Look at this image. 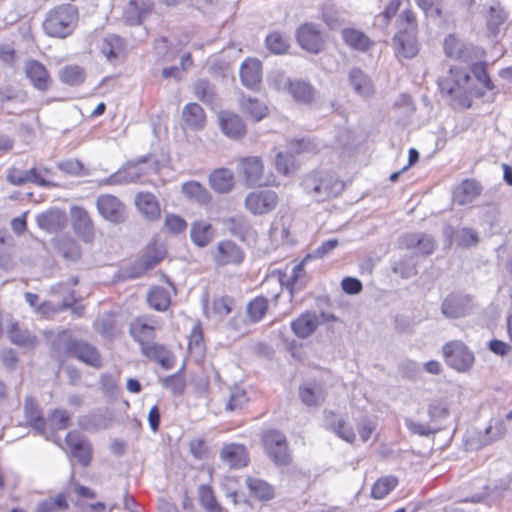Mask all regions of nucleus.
I'll return each mask as SVG.
<instances>
[{
  "mask_svg": "<svg viewBox=\"0 0 512 512\" xmlns=\"http://www.w3.org/2000/svg\"><path fill=\"white\" fill-rule=\"evenodd\" d=\"M485 55L482 48L466 44L450 35V58L465 63L483 87L487 90H493L494 84L487 73L486 62L484 61Z\"/></svg>",
  "mask_w": 512,
  "mask_h": 512,
  "instance_id": "nucleus-1",
  "label": "nucleus"
},
{
  "mask_svg": "<svg viewBox=\"0 0 512 512\" xmlns=\"http://www.w3.org/2000/svg\"><path fill=\"white\" fill-rule=\"evenodd\" d=\"M78 20V8L72 4H62L47 13L42 26L46 35L64 39L73 33Z\"/></svg>",
  "mask_w": 512,
  "mask_h": 512,
  "instance_id": "nucleus-2",
  "label": "nucleus"
},
{
  "mask_svg": "<svg viewBox=\"0 0 512 512\" xmlns=\"http://www.w3.org/2000/svg\"><path fill=\"white\" fill-rule=\"evenodd\" d=\"M302 187L307 194L320 202L337 196L344 189V183L334 173L317 171L304 177Z\"/></svg>",
  "mask_w": 512,
  "mask_h": 512,
  "instance_id": "nucleus-3",
  "label": "nucleus"
},
{
  "mask_svg": "<svg viewBox=\"0 0 512 512\" xmlns=\"http://www.w3.org/2000/svg\"><path fill=\"white\" fill-rule=\"evenodd\" d=\"M262 443L269 458L277 466L290 463V453L286 436L278 430H269L262 436Z\"/></svg>",
  "mask_w": 512,
  "mask_h": 512,
  "instance_id": "nucleus-4",
  "label": "nucleus"
},
{
  "mask_svg": "<svg viewBox=\"0 0 512 512\" xmlns=\"http://www.w3.org/2000/svg\"><path fill=\"white\" fill-rule=\"evenodd\" d=\"M277 203V193L269 189L250 192L244 200L245 208L256 216L270 213L275 209Z\"/></svg>",
  "mask_w": 512,
  "mask_h": 512,
  "instance_id": "nucleus-5",
  "label": "nucleus"
},
{
  "mask_svg": "<svg viewBox=\"0 0 512 512\" xmlns=\"http://www.w3.org/2000/svg\"><path fill=\"white\" fill-rule=\"evenodd\" d=\"M144 163V157L136 162H127L118 171L111 174L105 182L110 185L137 183L145 173L143 168Z\"/></svg>",
  "mask_w": 512,
  "mask_h": 512,
  "instance_id": "nucleus-6",
  "label": "nucleus"
},
{
  "mask_svg": "<svg viewBox=\"0 0 512 512\" xmlns=\"http://www.w3.org/2000/svg\"><path fill=\"white\" fill-rule=\"evenodd\" d=\"M24 72L30 84L38 91L44 93L50 89L51 76L46 66L38 60L25 61Z\"/></svg>",
  "mask_w": 512,
  "mask_h": 512,
  "instance_id": "nucleus-7",
  "label": "nucleus"
},
{
  "mask_svg": "<svg viewBox=\"0 0 512 512\" xmlns=\"http://www.w3.org/2000/svg\"><path fill=\"white\" fill-rule=\"evenodd\" d=\"M112 420L113 415L107 408H97L80 417L78 425L82 430L95 433L108 429L112 424Z\"/></svg>",
  "mask_w": 512,
  "mask_h": 512,
  "instance_id": "nucleus-8",
  "label": "nucleus"
},
{
  "mask_svg": "<svg viewBox=\"0 0 512 512\" xmlns=\"http://www.w3.org/2000/svg\"><path fill=\"white\" fill-rule=\"evenodd\" d=\"M96 206L100 215L112 223L118 224L125 220V206L116 196L101 195Z\"/></svg>",
  "mask_w": 512,
  "mask_h": 512,
  "instance_id": "nucleus-9",
  "label": "nucleus"
},
{
  "mask_svg": "<svg viewBox=\"0 0 512 512\" xmlns=\"http://www.w3.org/2000/svg\"><path fill=\"white\" fill-rule=\"evenodd\" d=\"M66 352L69 356L74 357L92 367L101 366V356L98 350L85 341L70 340L66 344Z\"/></svg>",
  "mask_w": 512,
  "mask_h": 512,
  "instance_id": "nucleus-10",
  "label": "nucleus"
},
{
  "mask_svg": "<svg viewBox=\"0 0 512 512\" xmlns=\"http://www.w3.org/2000/svg\"><path fill=\"white\" fill-rule=\"evenodd\" d=\"M244 259L243 250L233 241L225 240L217 244L213 260L218 266L240 264Z\"/></svg>",
  "mask_w": 512,
  "mask_h": 512,
  "instance_id": "nucleus-11",
  "label": "nucleus"
},
{
  "mask_svg": "<svg viewBox=\"0 0 512 512\" xmlns=\"http://www.w3.org/2000/svg\"><path fill=\"white\" fill-rule=\"evenodd\" d=\"M100 51L110 64L117 65L121 63L125 57V40L115 34L107 35L100 44Z\"/></svg>",
  "mask_w": 512,
  "mask_h": 512,
  "instance_id": "nucleus-12",
  "label": "nucleus"
},
{
  "mask_svg": "<svg viewBox=\"0 0 512 512\" xmlns=\"http://www.w3.org/2000/svg\"><path fill=\"white\" fill-rule=\"evenodd\" d=\"M475 357L468 347L460 342H450V367L458 372L470 370L474 364Z\"/></svg>",
  "mask_w": 512,
  "mask_h": 512,
  "instance_id": "nucleus-13",
  "label": "nucleus"
},
{
  "mask_svg": "<svg viewBox=\"0 0 512 512\" xmlns=\"http://www.w3.org/2000/svg\"><path fill=\"white\" fill-rule=\"evenodd\" d=\"M71 455L76 458L82 466H88L91 462V445L87 439L79 433L71 431L65 437Z\"/></svg>",
  "mask_w": 512,
  "mask_h": 512,
  "instance_id": "nucleus-14",
  "label": "nucleus"
},
{
  "mask_svg": "<svg viewBox=\"0 0 512 512\" xmlns=\"http://www.w3.org/2000/svg\"><path fill=\"white\" fill-rule=\"evenodd\" d=\"M399 243L401 247L407 250H417L422 255L432 254L436 246L432 236L420 232L403 235Z\"/></svg>",
  "mask_w": 512,
  "mask_h": 512,
  "instance_id": "nucleus-15",
  "label": "nucleus"
},
{
  "mask_svg": "<svg viewBox=\"0 0 512 512\" xmlns=\"http://www.w3.org/2000/svg\"><path fill=\"white\" fill-rule=\"evenodd\" d=\"M240 169L248 186H265L268 182L263 178V163L259 157L243 158Z\"/></svg>",
  "mask_w": 512,
  "mask_h": 512,
  "instance_id": "nucleus-16",
  "label": "nucleus"
},
{
  "mask_svg": "<svg viewBox=\"0 0 512 512\" xmlns=\"http://www.w3.org/2000/svg\"><path fill=\"white\" fill-rule=\"evenodd\" d=\"M221 460L232 469H240L248 465L247 449L242 444L229 443L220 451Z\"/></svg>",
  "mask_w": 512,
  "mask_h": 512,
  "instance_id": "nucleus-17",
  "label": "nucleus"
},
{
  "mask_svg": "<svg viewBox=\"0 0 512 512\" xmlns=\"http://www.w3.org/2000/svg\"><path fill=\"white\" fill-rule=\"evenodd\" d=\"M324 426L347 443L352 444L356 439L353 428L347 424L343 417L333 412H324Z\"/></svg>",
  "mask_w": 512,
  "mask_h": 512,
  "instance_id": "nucleus-18",
  "label": "nucleus"
},
{
  "mask_svg": "<svg viewBox=\"0 0 512 512\" xmlns=\"http://www.w3.org/2000/svg\"><path fill=\"white\" fill-rule=\"evenodd\" d=\"M296 37L299 45L311 53H318L322 48L323 40L321 33L313 24L306 23L300 26Z\"/></svg>",
  "mask_w": 512,
  "mask_h": 512,
  "instance_id": "nucleus-19",
  "label": "nucleus"
},
{
  "mask_svg": "<svg viewBox=\"0 0 512 512\" xmlns=\"http://www.w3.org/2000/svg\"><path fill=\"white\" fill-rule=\"evenodd\" d=\"M240 79L249 89H257L262 80V64L258 59L248 58L240 66Z\"/></svg>",
  "mask_w": 512,
  "mask_h": 512,
  "instance_id": "nucleus-20",
  "label": "nucleus"
},
{
  "mask_svg": "<svg viewBox=\"0 0 512 512\" xmlns=\"http://www.w3.org/2000/svg\"><path fill=\"white\" fill-rule=\"evenodd\" d=\"M218 119L220 128L227 137L237 139L246 133V125L239 115L223 111Z\"/></svg>",
  "mask_w": 512,
  "mask_h": 512,
  "instance_id": "nucleus-21",
  "label": "nucleus"
},
{
  "mask_svg": "<svg viewBox=\"0 0 512 512\" xmlns=\"http://www.w3.org/2000/svg\"><path fill=\"white\" fill-rule=\"evenodd\" d=\"M141 351L147 358L158 363L165 370L174 366V357L164 345L154 342L142 343Z\"/></svg>",
  "mask_w": 512,
  "mask_h": 512,
  "instance_id": "nucleus-22",
  "label": "nucleus"
},
{
  "mask_svg": "<svg viewBox=\"0 0 512 512\" xmlns=\"http://www.w3.org/2000/svg\"><path fill=\"white\" fill-rule=\"evenodd\" d=\"M483 191L482 185L475 179H466L453 192V201L459 205L472 203Z\"/></svg>",
  "mask_w": 512,
  "mask_h": 512,
  "instance_id": "nucleus-23",
  "label": "nucleus"
},
{
  "mask_svg": "<svg viewBox=\"0 0 512 512\" xmlns=\"http://www.w3.org/2000/svg\"><path fill=\"white\" fill-rule=\"evenodd\" d=\"M66 221L65 212L59 209H50L36 216L38 227L49 233H56L62 230Z\"/></svg>",
  "mask_w": 512,
  "mask_h": 512,
  "instance_id": "nucleus-24",
  "label": "nucleus"
},
{
  "mask_svg": "<svg viewBox=\"0 0 512 512\" xmlns=\"http://www.w3.org/2000/svg\"><path fill=\"white\" fill-rule=\"evenodd\" d=\"M396 55L406 59L413 58L418 53L415 34L407 29L399 30L394 36Z\"/></svg>",
  "mask_w": 512,
  "mask_h": 512,
  "instance_id": "nucleus-25",
  "label": "nucleus"
},
{
  "mask_svg": "<svg viewBox=\"0 0 512 512\" xmlns=\"http://www.w3.org/2000/svg\"><path fill=\"white\" fill-rule=\"evenodd\" d=\"M157 325V321L152 318L140 317L131 323L130 334L142 347V343H149L148 340L153 337Z\"/></svg>",
  "mask_w": 512,
  "mask_h": 512,
  "instance_id": "nucleus-26",
  "label": "nucleus"
},
{
  "mask_svg": "<svg viewBox=\"0 0 512 512\" xmlns=\"http://www.w3.org/2000/svg\"><path fill=\"white\" fill-rule=\"evenodd\" d=\"M135 205L141 214L148 220L160 217L161 209L156 196L150 192H139L135 196Z\"/></svg>",
  "mask_w": 512,
  "mask_h": 512,
  "instance_id": "nucleus-27",
  "label": "nucleus"
},
{
  "mask_svg": "<svg viewBox=\"0 0 512 512\" xmlns=\"http://www.w3.org/2000/svg\"><path fill=\"white\" fill-rule=\"evenodd\" d=\"M152 3L149 0H131L124 10V20L129 25H138L151 11Z\"/></svg>",
  "mask_w": 512,
  "mask_h": 512,
  "instance_id": "nucleus-28",
  "label": "nucleus"
},
{
  "mask_svg": "<svg viewBox=\"0 0 512 512\" xmlns=\"http://www.w3.org/2000/svg\"><path fill=\"white\" fill-rule=\"evenodd\" d=\"M318 325V316L315 313L306 312L291 322V329L298 338L305 339L314 333Z\"/></svg>",
  "mask_w": 512,
  "mask_h": 512,
  "instance_id": "nucleus-29",
  "label": "nucleus"
},
{
  "mask_svg": "<svg viewBox=\"0 0 512 512\" xmlns=\"http://www.w3.org/2000/svg\"><path fill=\"white\" fill-rule=\"evenodd\" d=\"M211 188L219 193L225 194L234 187V176L231 170L227 168L215 169L209 176Z\"/></svg>",
  "mask_w": 512,
  "mask_h": 512,
  "instance_id": "nucleus-30",
  "label": "nucleus"
},
{
  "mask_svg": "<svg viewBox=\"0 0 512 512\" xmlns=\"http://www.w3.org/2000/svg\"><path fill=\"white\" fill-rule=\"evenodd\" d=\"M349 82L355 93L363 98L370 97L374 93V87L370 77L359 68L350 70Z\"/></svg>",
  "mask_w": 512,
  "mask_h": 512,
  "instance_id": "nucleus-31",
  "label": "nucleus"
},
{
  "mask_svg": "<svg viewBox=\"0 0 512 512\" xmlns=\"http://www.w3.org/2000/svg\"><path fill=\"white\" fill-rule=\"evenodd\" d=\"M226 226L234 236L242 241L254 240L256 231L243 216L231 217L226 220Z\"/></svg>",
  "mask_w": 512,
  "mask_h": 512,
  "instance_id": "nucleus-32",
  "label": "nucleus"
},
{
  "mask_svg": "<svg viewBox=\"0 0 512 512\" xmlns=\"http://www.w3.org/2000/svg\"><path fill=\"white\" fill-rule=\"evenodd\" d=\"M191 241L198 247H206L214 238L213 226L204 220L195 221L190 230Z\"/></svg>",
  "mask_w": 512,
  "mask_h": 512,
  "instance_id": "nucleus-33",
  "label": "nucleus"
},
{
  "mask_svg": "<svg viewBox=\"0 0 512 512\" xmlns=\"http://www.w3.org/2000/svg\"><path fill=\"white\" fill-rule=\"evenodd\" d=\"M24 412L29 425L39 434L44 435L46 432V422L42 417L41 411L33 397L28 396L25 399Z\"/></svg>",
  "mask_w": 512,
  "mask_h": 512,
  "instance_id": "nucleus-34",
  "label": "nucleus"
},
{
  "mask_svg": "<svg viewBox=\"0 0 512 512\" xmlns=\"http://www.w3.org/2000/svg\"><path fill=\"white\" fill-rule=\"evenodd\" d=\"M288 92L296 102L301 104H310L316 94L313 86L302 80H292Z\"/></svg>",
  "mask_w": 512,
  "mask_h": 512,
  "instance_id": "nucleus-35",
  "label": "nucleus"
},
{
  "mask_svg": "<svg viewBox=\"0 0 512 512\" xmlns=\"http://www.w3.org/2000/svg\"><path fill=\"white\" fill-rule=\"evenodd\" d=\"M202 306L207 317H217L222 319L231 313L233 299L229 296H221L219 298H215L212 302L211 309L208 308V300L204 299L202 301Z\"/></svg>",
  "mask_w": 512,
  "mask_h": 512,
  "instance_id": "nucleus-36",
  "label": "nucleus"
},
{
  "mask_svg": "<svg viewBox=\"0 0 512 512\" xmlns=\"http://www.w3.org/2000/svg\"><path fill=\"white\" fill-rule=\"evenodd\" d=\"M10 341L24 348H32L37 343V338L28 329L22 328L17 322L12 323L8 329Z\"/></svg>",
  "mask_w": 512,
  "mask_h": 512,
  "instance_id": "nucleus-37",
  "label": "nucleus"
},
{
  "mask_svg": "<svg viewBox=\"0 0 512 512\" xmlns=\"http://www.w3.org/2000/svg\"><path fill=\"white\" fill-rule=\"evenodd\" d=\"M182 117L185 124L194 130L204 127L205 113L202 107L197 103H188L182 111Z\"/></svg>",
  "mask_w": 512,
  "mask_h": 512,
  "instance_id": "nucleus-38",
  "label": "nucleus"
},
{
  "mask_svg": "<svg viewBox=\"0 0 512 512\" xmlns=\"http://www.w3.org/2000/svg\"><path fill=\"white\" fill-rule=\"evenodd\" d=\"M182 192L188 199L201 205H206L211 201L209 191L197 181H188L183 183Z\"/></svg>",
  "mask_w": 512,
  "mask_h": 512,
  "instance_id": "nucleus-39",
  "label": "nucleus"
},
{
  "mask_svg": "<svg viewBox=\"0 0 512 512\" xmlns=\"http://www.w3.org/2000/svg\"><path fill=\"white\" fill-rule=\"evenodd\" d=\"M344 42L355 50L367 51L371 46L370 39L360 30L354 28H345L342 30Z\"/></svg>",
  "mask_w": 512,
  "mask_h": 512,
  "instance_id": "nucleus-40",
  "label": "nucleus"
},
{
  "mask_svg": "<svg viewBox=\"0 0 512 512\" xmlns=\"http://www.w3.org/2000/svg\"><path fill=\"white\" fill-rule=\"evenodd\" d=\"M299 396L306 406H318L324 401L323 390L316 383H307L299 388Z\"/></svg>",
  "mask_w": 512,
  "mask_h": 512,
  "instance_id": "nucleus-41",
  "label": "nucleus"
},
{
  "mask_svg": "<svg viewBox=\"0 0 512 512\" xmlns=\"http://www.w3.org/2000/svg\"><path fill=\"white\" fill-rule=\"evenodd\" d=\"M246 486L250 493L259 500L267 501L274 497L273 487L262 479L249 476L246 478Z\"/></svg>",
  "mask_w": 512,
  "mask_h": 512,
  "instance_id": "nucleus-42",
  "label": "nucleus"
},
{
  "mask_svg": "<svg viewBox=\"0 0 512 512\" xmlns=\"http://www.w3.org/2000/svg\"><path fill=\"white\" fill-rule=\"evenodd\" d=\"M195 96L203 103L214 106L217 103L215 87L207 80L200 79L193 85Z\"/></svg>",
  "mask_w": 512,
  "mask_h": 512,
  "instance_id": "nucleus-43",
  "label": "nucleus"
},
{
  "mask_svg": "<svg viewBox=\"0 0 512 512\" xmlns=\"http://www.w3.org/2000/svg\"><path fill=\"white\" fill-rule=\"evenodd\" d=\"M473 302L469 295L457 294L450 297V317L458 318L471 313Z\"/></svg>",
  "mask_w": 512,
  "mask_h": 512,
  "instance_id": "nucleus-44",
  "label": "nucleus"
},
{
  "mask_svg": "<svg viewBox=\"0 0 512 512\" xmlns=\"http://www.w3.org/2000/svg\"><path fill=\"white\" fill-rule=\"evenodd\" d=\"M69 507L67 495L59 493L55 497L43 499L37 503L35 512H55L64 511Z\"/></svg>",
  "mask_w": 512,
  "mask_h": 512,
  "instance_id": "nucleus-45",
  "label": "nucleus"
},
{
  "mask_svg": "<svg viewBox=\"0 0 512 512\" xmlns=\"http://www.w3.org/2000/svg\"><path fill=\"white\" fill-rule=\"evenodd\" d=\"M268 307V299L264 296H257L251 300L246 307V312L250 321L253 323L261 321L266 315Z\"/></svg>",
  "mask_w": 512,
  "mask_h": 512,
  "instance_id": "nucleus-46",
  "label": "nucleus"
},
{
  "mask_svg": "<svg viewBox=\"0 0 512 512\" xmlns=\"http://www.w3.org/2000/svg\"><path fill=\"white\" fill-rule=\"evenodd\" d=\"M59 78L69 86H78L85 80V71L78 65H67L60 70Z\"/></svg>",
  "mask_w": 512,
  "mask_h": 512,
  "instance_id": "nucleus-47",
  "label": "nucleus"
},
{
  "mask_svg": "<svg viewBox=\"0 0 512 512\" xmlns=\"http://www.w3.org/2000/svg\"><path fill=\"white\" fill-rule=\"evenodd\" d=\"M149 305L157 311H165L170 305V296L163 287L151 289L147 296Z\"/></svg>",
  "mask_w": 512,
  "mask_h": 512,
  "instance_id": "nucleus-48",
  "label": "nucleus"
},
{
  "mask_svg": "<svg viewBox=\"0 0 512 512\" xmlns=\"http://www.w3.org/2000/svg\"><path fill=\"white\" fill-rule=\"evenodd\" d=\"M397 484L398 479L395 476L382 477L372 486L371 496L374 499H383L397 486Z\"/></svg>",
  "mask_w": 512,
  "mask_h": 512,
  "instance_id": "nucleus-49",
  "label": "nucleus"
},
{
  "mask_svg": "<svg viewBox=\"0 0 512 512\" xmlns=\"http://www.w3.org/2000/svg\"><path fill=\"white\" fill-rule=\"evenodd\" d=\"M241 106L243 111L250 115L255 121H260L267 115V106L255 98H244Z\"/></svg>",
  "mask_w": 512,
  "mask_h": 512,
  "instance_id": "nucleus-50",
  "label": "nucleus"
},
{
  "mask_svg": "<svg viewBox=\"0 0 512 512\" xmlns=\"http://www.w3.org/2000/svg\"><path fill=\"white\" fill-rule=\"evenodd\" d=\"M77 284H78V278L71 277L68 280V282L57 283L51 287V292L54 294H61L64 291L68 292V295L66 297H64L62 300V306L64 308H70L75 304L76 298L74 295V291L71 289V287L76 286Z\"/></svg>",
  "mask_w": 512,
  "mask_h": 512,
  "instance_id": "nucleus-51",
  "label": "nucleus"
},
{
  "mask_svg": "<svg viewBox=\"0 0 512 512\" xmlns=\"http://www.w3.org/2000/svg\"><path fill=\"white\" fill-rule=\"evenodd\" d=\"M266 48L274 54H283L289 48V39L280 32H272L265 39Z\"/></svg>",
  "mask_w": 512,
  "mask_h": 512,
  "instance_id": "nucleus-52",
  "label": "nucleus"
},
{
  "mask_svg": "<svg viewBox=\"0 0 512 512\" xmlns=\"http://www.w3.org/2000/svg\"><path fill=\"white\" fill-rule=\"evenodd\" d=\"M506 20L507 13L499 4L490 7L487 18V28L493 35H496L499 32V27L504 24Z\"/></svg>",
  "mask_w": 512,
  "mask_h": 512,
  "instance_id": "nucleus-53",
  "label": "nucleus"
},
{
  "mask_svg": "<svg viewBox=\"0 0 512 512\" xmlns=\"http://www.w3.org/2000/svg\"><path fill=\"white\" fill-rule=\"evenodd\" d=\"M200 504L209 512H220L221 507L217 503L213 490L209 485H200L198 488Z\"/></svg>",
  "mask_w": 512,
  "mask_h": 512,
  "instance_id": "nucleus-54",
  "label": "nucleus"
},
{
  "mask_svg": "<svg viewBox=\"0 0 512 512\" xmlns=\"http://www.w3.org/2000/svg\"><path fill=\"white\" fill-rule=\"evenodd\" d=\"M451 238H453L458 246L464 248L475 246L479 242L477 232L470 228H462L455 231L453 235H450Z\"/></svg>",
  "mask_w": 512,
  "mask_h": 512,
  "instance_id": "nucleus-55",
  "label": "nucleus"
},
{
  "mask_svg": "<svg viewBox=\"0 0 512 512\" xmlns=\"http://www.w3.org/2000/svg\"><path fill=\"white\" fill-rule=\"evenodd\" d=\"M308 261L309 260H306L305 256L300 263L293 267L291 275L287 279V286L290 288L291 292L301 290L303 288L305 278L304 266Z\"/></svg>",
  "mask_w": 512,
  "mask_h": 512,
  "instance_id": "nucleus-56",
  "label": "nucleus"
},
{
  "mask_svg": "<svg viewBox=\"0 0 512 512\" xmlns=\"http://www.w3.org/2000/svg\"><path fill=\"white\" fill-rule=\"evenodd\" d=\"M455 86L462 89L464 92L471 91L470 74L466 68H452L450 67V82Z\"/></svg>",
  "mask_w": 512,
  "mask_h": 512,
  "instance_id": "nucleus-57",
  "label": "nucleus"
},
{
  "mask_svg": "<svg viewBox=\"0 0 512 512\" xmlns=\"http://www.w3.org/2000/svg\"><path fill=\"white\" fill-rule=\"evenodd\" d=\"M506 434V426L502 420H498L494 425L490 424L485 429V435L481 442L482 445H488L504 437Z\"/></svg>",
  "mask_w": 512,
  "mask_h": 512,
  "instance_id": "nucleus-58",
  "label": "nucleus"
},
{
  "mask_svg": "<svg viewBox=\"0 0 512 512\" xmlns=\"http://www.w3.org/2000/svg\"><path fill=\"white\" fill-rule=\"evenodd\" d=\"M393 272L407 279L416 275V265L411 257H403L393 264Z\"/></svg>",
  "mask_w": 512,
  "mask_h": 512,
  "instance_id": "nucleus-59",
  "label": "nucleus"
},
{
  "mask_svg": "<svg viewBox=\"0 0 512 512\" xmlns=\"http://www.w3.org/2000/svg\"><path fill=\"white\" fill-rule=\"evenodd\" d=\"M162 385L165 388L170 389L173 392V394L181 395L185 389V380L182 377V375H180V372H176L172 375L165 377L162 380Z\"/></svg>",
  "mask_w": 512,
  "mask_h": 512,
  "instance_id": "nucleus-60",
  "label": "nucleus"
},
{
  "mask_svg": "<svg viewBox=\"0 0 512 512\" xmlns=\"http://www.w3.org/2000/svg\"><path fill=\"white\" fill-rule=\"evenodd\" d=\"M73 226L77 231H83L84 233H89L92 229V222L87 213L82 208H76L74 210V222Z\"/></svg>",
  "mask_w": 512,
  "mask_h": 512,
  "instance_id": "nucleus-61",
  "label": "nucleus"
},
{
  "mask_svg": "<svg viewBox=\"0 0 512 512\" xmlns=\"http://www.w3.org/2000/svg\"><path fill=\"white\" fill-rule=\"evenodd\" d=\"M338 244L339 242L335 238L326 240L319 247L309 252L306 255V260L322 259L326 257L331 251H333L338 246Z\"/></svg>",
  "mask_w": 512,
  "mask_h": 512,
  "instance_id": "nucleus-62",
  "label": "nucleus"
},
{
  "mask_svg": "<svg viewBox=\"0 0 512 512\" xmlns=\"http://www.w3.org/2000/svg\"><path fill=\"white\" fill-rule=\"evenodd\" d=\"M48 420L54 429L63 430L69 426L70 415L65 410L55 409L49 414Z\"/></svg>",
  "mask_w": 512,
  "mask_h": 512,
  "instance_id": "nucleus-63",
  "label": "nucleus"
},
{
  "mask_svg": "<svg viewBox=\"0 0 512 512\" xmlns=\"http://www.w3.org/2000/svg\"><path fill=\"white\" fill-rule=\"evenodd\" d=\"M415 2L427 17L434 20L441 17L440 0H415Z\"/></svg>",
  "mask_w": 512,
  "mask_h": 512,
  "instance_id": "nucleus-64",
  "label": "nucleus"
}]
</instances>
